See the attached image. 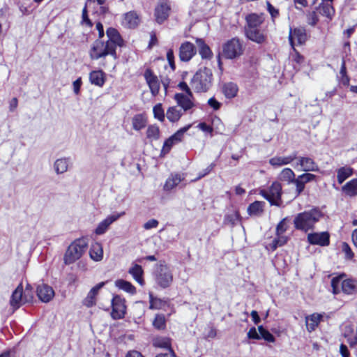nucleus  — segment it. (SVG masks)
<instances>
[{
  "label": "nucleus",
  "instance_id": "1",
  "mask_svg": "<svg viewBox=\"0 0 357 357\" xmlns=\"http://www.w3.org/2000/svg\"><path fill=\"white\" fill-rule=\"evenodd\" d=\"M323 217V213L318 208H313L298 213L294 220V227L305 232L314 228V225Z\"/></svg>",
  "mask_w": 357,
  "mask_h": 357
},
{
  "label": "nucleus",
  "instance_id": "2",
  "mask_svg": "<svg viewBox=\"0 0 357 357\" xmlns=\"http://www.w3.org/2000/svg\"><path fill=\"white\" fill-rule=\"evenodd\" d=\"M245 21V33L246 37L257 43H262L265 40V36L259 29L264 22L262 16L256 13H251L246 16Z\"/></svg>",
  "mask_w": 357,
  "mask_h": 357
},
{
  "label": "nucleus",
  "instance_id": "3",
  "mask_svg": "<svg viewBox=\"0 0 357 357\" xmlns=\"http://www.w3.org/2000/svg\"><path fill=\"white\" fill-rule=\"evenodd\" d=\"M212 72L209 68L199 69L191 79L192 88L197 92H206L211 86Z\"/></svg>",
  "mask_w": 357,
  "mask_h": 357
},
{
  "label": "nucleus",
  "instance_id": "4",
  "mask_svg": "<svg viewBox=\"0 0 357 357\" xmlns=\"http://www.w3.org/2000/svg\"><path fill=\"white\" fill-rule=\"evenodd\" d=\"M88 239L81 238L76 239L68 248L65 255L64 262L66 264H71L79 259L85 252L88 246Z\"/></svg>",
  "mask_w": 357,
  "mask_h": 357
},
{
  "label": "nucleus",
  "instance_id": "5",
  "mask_svg": "<svg viewBox=\"0 0 357 357\" xmlns=\"http://www.w3.org/2000/svg\"><path fill=\"white\" fill-rule=\"evenodd\" d=\"M108 55L112 56L114 59H116V52L111 45L103 40H96L89 50L90 58L92 60H98Z\"/></svg>",
  "mask_w": 357,
  "mask_h": 357
},
{
  "label": "nucleus",
  "instance_id": "6",
  "mask_svg": "<svg viewBox=\"0 0 357 357\" xmlns=\"http://www.w3.org/2000/svg\"><path fill=\"white\" fill-rule=\"evenodd\" d=\"M243 52V45L238 38H233L222 45V55L226 59H236L240 56Z\"/></svg>",
  "mask_w": 357,
  "mask_h": 357
},
{
  "label": "nucleus",
  "instance_id": "7",
  "mask_svg": "<svg viewBox=\"0 0 357 357\" xmlns=\"http://www.w3.org/2000/svg\"><path fill=\"white\" fill-rule=\"evenodd\" d=\"M259 194L269 202L271 205L280 206L282 204V185L278 182H273L267 190H261Z\"/></svg>",
  "mask_w": 357,
  "mask_h": 357
},
{
  "label": "nucleus",
  "instance_id": "8",
  "mask_svg": "<svg viewBox=\"0 0 357 357\" xmlns=\"http://www.w3.org/2000/svg\"><path fill=\"white\" fill-rule=\"evenodd\" d=\"M343 275L334 277L331 280V287L333 293L337 294L340 292V286L342 291L346 294H353L356 291V285L354 281L351 279L342 280Z\"/></svg>",
  "mask_w": 357,
  "mask_h": 357
},
{
  "label": "nucleus",
  "instance_id": "9",
  "mask_svg": "<svg viewBox=\"0 0 357 357\" xmlns=\"http://www.w3.org/2000/svg\"><path fill=\"white\" fill-rule=\"evenodd\" d=\"M155 282L161 288L165 289L170 286L173 280V275L166 265H160L155 273Z\"/></svg>",
  "mask_w": 357,
  "mask_h": 357
},
{
  "label": "nucleus",
  "instance_id": "10",
  "mask_svg": "<svg viewBox=\"0 0 357 357\" xmlns=\"http://www.w3.org/2000/svg\"><path fill=\"white\" fill-rule=\"evenodd\" d=\"M29 287H30V285L28 284L26 288L24 296H23V287L22 285V284H20L17 286V287L15 289V290L13 292L11 298H10V304L13 307L14 310L18 309L22 304L23 301L28 302L31 300V298H32V296H30V298H27V294L29 291Z\"/></svg>",
  "mask_w": 357,
  "mask_h": 357
},
{
  "label": "nucleus",
  "instance_id": "11",
  "mask_svg": "<svg viewBox=\"0 0 357 357\" xmlns=\"http://www.w3.org/2000/svg\"><path fill=\"white\" fill-rule=\"evenodd\" d=\"M191 127V125H188L180 130H178L176 132H175L173 135L167 139L163 144L161 153L163 154H167L169 152L172 147L178 144L181 141L182 137H183L184 133L189 130Z\"/></svg>",
  "mask_w": 357,
  "mask_h": 357
},
{
  "label": "nucleus",
  "instance_id": "12",
  "mask_svg": "<svg viewBox=\"0 0 357 357\" xmlns=\"http://www.w3.org/2000/svg\"><path fill=\"white\" fill-rule=\"evenodd\" d=\"M296 160V162L293 165L296 169L305 172L319 171L317 164L310 157H297Z\"/></svg>",
  "mask_w": 357,
  "mask_h": 357
},
{
  "label": "nucleus",
  "instance_id": "13",
  "mask_svg": "<svg viewBox=\"0 0 357 357\" xmlns=\"http://www.w3.org/2000/svg\"><path fill=\"white\" fill-rule=\"evenodd\" d=\"M125 215V212L121 213H114L109 215H108L105 219L101 221L97 226L95 229V233L96 235H102L104 234L109 229V226L116 221L121 216Z\"/></svg>",
  "mask_w": 357,
  "mask_h": 357
},
{
  "label": "nucleus",
  "instance_id": "14",
  "mask_svg": "<svg viewBox=\"0 0 357 357\" xmlns=\"http://www.w3.org/2000/svg\"><path fill=\"white\" fill-rule=\"evenodd\" d=\"M112 317L114 319H119L124 317L126 314L125 301L119 296H115L112 300Z\"/></svg>",
  "mask_w": 357,
  "mask_h": 357
},
{
  "label": "nucleus",
  "instance_id": "15",
  "mask_svg": "<svg viewBox=\"0 0 357 357\" xmlns=\"http://www.w3.org/2000/svg\"><path fill=\"white\" fill-rule=\"evenodd\" d=\"M174 100L177 106L180 107L183 112H187L195 106L193 94L177 93L174 95Z\"/></svg>",
  "mask_w": 357,
  "mask_h": 357
},
{
  "label": "nucleus",
  "instance_id": "16",
  "mask_svg": "<svg viewBox=\"0 0 357 357\" xmlns=\"http://www.w3.org/2000/svg\"><path fill=\"white\" fill-rule=\"evenodd\" d=\"M170 9V4L167 1L163 0L159 2L155 8L154 13L158 24H162L168 18Z\"/></svg>",
  "mask_w": 357,
  "mask_h": 357
},
{
  "label": "nucleus",
  "instance_id": "17",
  "mask_svg": "<svg viewBox=\"0 0 357 357\" xmlns=\"http://www.w3.org/2000/svg\"><path fill=\"white\" fill-rule=\"evenodd\" d=\"M144 77L153 96L158 94L160 90V81L153 71L148 68L144 73Z\"/></svg>",
  "mask_w": 357,
  "mask_h": 357
},
{
  "label": "nucleus",
  "instance_id": "18",
  "mask_svg": "<svg viewBox=\"0 0 357 357\" xmlns=\"http://www.w3.org/2000/svg\"><path fill=\"white\" fill-rule=\"evenodd\" d=\"M307 241L312 245L327 246L330 243V236L328 232L311 233L307 235Z\"/></svg>",
  "mask_w": 357,
  "mask_h": 357
},
{
  "label": "nucleus",
  "instance_id": "19",
  "mask_svg": "<svg viewBox=\"0 0 357 357\" xmlns=\"http://www.w3.org/2000/svg\"><path fill=\"white\" fill-rule=\"evenodd\" d=\"M197 52L195 45L190 42L181 44L179 48V58L182 61H189Z\"/></svg>",
  "mask_w": 357,
  "mask_h": 357
},
{
  "label": "nucleus",
  "instance_id": "20",
  "mask_svg": "<svg viewBox=\"0 0 357 357\" xmlns=\"http://www.w3.org/2000/svg\"><path fill=\"white\" fill-rule=\"evenodd\" d=\"M36 294L42 302L48 303L54 298V291L52 287L46 284H41L37 287Z\"/></svg>",
  "mask_w": 357,
  "mask_h": 357
},
{
  "label": "nucleus",
  "instance_id": "21",
  "mask_svg": "<svg viewBox=\"0 0 357 357\" xmlns=\"http://www.w3.org/2000/svg\"><path fill=\"white\" fill-rule=\"evenodd\" d=\"M107 40L106 43L111 45L114 50H116V47H121L123 43V40L120 36L119 31L112 27H109L106 31Z\"/></svg>",
  "mask_w": 357,
  "mask_h": 357
},
{
  "label": "nucleus",
  "instance_id": "22",
  "mask_svg": "<svg viewBox=\"0 0 357 357\" xmlns=\"http://www.w3.org/2000/svg\"><path fill=\"white\" fill-rule=\"evenodd\" d=\"M307 40V35L305 29L301 28H296L292 29L290 28L289 40L292 47L295 45L296 41L297 44L302 45Z\"/></svg>",
  "mask_w": 357,
  "mask_h": 357
},
{
  "label": "nucleus",
  "instance_id": "23",
  "mask_svg": "<svg viewBox=\"0 0 357 357\" xmlns=\"http://www.w3.org/2000/svg\"><path fill=\"white\" fill-rule=\"evenodd\" d=\"M342 332L350 347H355L357 345V330H355L354 326L350 324H344Z\"/></svg>",
  "mask_w": 357,
  "mask_h": 357
},
{
  "label": "nucleus",
  "instance_id": "24",
  "mask_svg": "<svg viewBox=\"0 0 357 357\" xmlns=\"http://www.w3.org/2000/svg\"><path fill=\"white\" fill-rule=\"evenodd\" d=\"M196 46L202 59L210 60L213 57V52L209 46L202 38H196Z\"/></svg>",
  "mask_w": 357,
  "mask_h": 357
},
{
  "label": "nucleus",
  "instance_id": "25",
  "mask_svg": "<svg viewBox=\"0 0 357 357\" xmlns=\"http://www.w3.org/2000/svg\"><path fill=\"white\" fill-rule=\"evenodd\" d=\"M297 158V153H293L291 155L283 157H274L269 160V163L273 166H282L291 163Z\"/></svg>",
  "mask_w": 357,
  "mask_h": 357
},
{
  "label": "nucleus",
  "instance_id": "26",
  "mask_svg": "<svg viewBox=\"0 0 357 357\" xmlns=\"http://www.w3.org/2000/svg\"><path fill=\"white\" fill-rule=\"evenodd\" d=\"M238 91V87L237 84L234 82H227L222 86V93L228 99L236 97Z\"/></svg>",
  "mask_w": 357,
  "mask_h": 357
},
{
  "label": "nucleus",
  "instance_id": "27",
  "mask_svg": "<svg viewBox=\"0 0 357 357\" xmlns=\"http://www.w3.org/2000/svg\"><path fill=\"white\" fill-rule=\"evenodd\" d=\"M70 159L62 158L56 160L54 163V169L57 174H61L66 172L68 169Z\"/></svg>",
  "mask_w": 357,
  "mask_h": 357
},
{
  "label": "nucleus",
  "instance_id": "28",
  "mask_svg": "<svg viewBox=\"0 0 357 357\" xmlns=\"http://www.w3.org/2000/svg\"><path fill=\"white\" fill-rule=\"evenodd\" d=\"M265 202L255 201L248 207V213L250 215L259 216L264 211Z\"/></svg>",
  "mask_w": 357,
  "mask_h": 357
},
{
  "label": "nucleus",
  "instance_id": "29",
  "mask_svg": "<svg viewBox=\"0 0 357 357\" xmlns=\"http://www.w3.org/2000/svg\"><path fill=\"white\" fill-rule=\"evenodd\" d=\"M128 273L132 276L136 282H137L140 285H144V282L143 279V269L140 265L135 264L132 266Z\"/></svg>",
  "mask_w": 357,
  "mask_h": 357
},
{
  "label": "nucleus",
  "instance_id": "30",
  "mask_svg": "<svg viewBox=\"0 0 357 357\" xmlns=\"http://www.w3.org/2000/svg\"><path fill=\"white\" fill-rule=\"evenodd\" d=\"M183 178H184L181 174H172L171 176L167 179L165 183V190H170L173 189L174 187L178 185L183 180Z\"/></svg>",
  "mask_w": 357,
  "mask_h": 357
},
{
  "label": "nucleus",
  "instance_id": "31",
  "mask_svg": "<svg viewBox=\"0 0 357 357\" xmlns=\"http://www.w3.org/2000/svg\"><path fill=\"white\" fill-rule=\"evenodd\" d=\"M322 316L319 314H313L310 316L306 317L305 323L306 327L309 332L313 331L318 326Z\"/></svg>",
  "mask_w": 357,
  "mask_h": 357
},
{
  "label": "nucleus",
  "instance_id": "32",
  "mask_svg": "<svg viewBox=\"0 0 357 357\" xmlns=\"http://www.w3.org/2000/svg\"><path fill=\"white\" fill-rule=\"evenodd\" d=\"M182 115L183 112L181 109L178 108V106L169 107L166 112L167 119L172 123L178 121Z\"/></svg>",
  "mask_w": 357,
  "mask_h": 357
},
{
  "label": "nucleus",
  "instance_id": "33",
  "mask_svg": "<svg viewBox=\"0 0 357 357\" xmlns=\"http://www.w3.org/2000/svg\"><path fill=\"white\" fill-rule=\"evenodd\" d=\"M115 285L119 289H121L132 295L136 293V288L135 287V286H133L131 282L124 280L123 279L116 280Z\"/></svg>",
  "mask_w": 357,
  "mask_h": 357
},
{
  "label": "nucleus",
  "instance_id": "34",
  "mask_svg": "<svg viewBox=\"0 0 357 357\" xmlns=\"http://www.w3.org/2000/svg\"><path fill=\"white\" fill-rule=\"evenodd\" d=\"M89 79L92 84L102 86L105 83L104 73L102 70L92 71L89 75Z\"/></svg>",
  "mask_w": 357,
  "mask_h": 357
},
{
  "label": "nucleus",
  "instance_id": "35",
  "mask_svg": "<svg viewBox=\"0 0 357 357\" xmlns=\"http://www.w3.org/2000/svg\"><path fill=\"white\" fill-rule=\"evenodd\" d=\"M319 13L331 20L335 15V10L331 3H321L319 6Z\"/></svg>",
  "mask_w": 357,
  "mask_h": 357
},
{
  "label": "nucleus",
  "instance_id": "36",
  "mask_svg": "<svg viewBox=\"0 0 357 357\" xmlns=\"http://www.w3.org/2000/svg\"><path fill=\"white\" fill-rule=\"evenodd\" d=\"M146 118L142 114L135 115L132 119V128L135 130H140L146 126Z\"/></svg>",
  "mask_w": 357,
  "mask_h": 357
},
{
  "label": "nucleus",
  "instance_id": "37",
  "mask_svg": "<svg viewBox=\"0 0 357 357\" xmlns=\"http://www.w3.org/2000/svg\"><path fill=\"white\" fill-rule=\"evenodd\" d=\"M138 23L139 19L137 15L135 12H128L125 15L123 21V25L129 28H134L138 24Z\"/></svg>",
  "mask_w": 357,
  "mask_h": 357
},
{
  "label": "nucleus",
  "instance_id": "38",
  "mask_svg": "<svg viewBox=\"0 0 357 357\" xmlns=\"http://www.w3.org/2000/svg\"><path fill=\"white\" fill-rule=\"evenodd\" d=\"M342 190L346 195L350 197L357 195V179L354 178L347 182L342 187Z\"/></svg>",
  "mask_w": 357,
  "mask_h": 357
},
{
  "label": "nucleus",
  "instance_id": "39",
  "mask_svg": "<svg viewBox=\"0 0 357 357\" xmlns=\"http://www.w3.org/2000/svg\"><path fill=\"white\" fill-rule=\"evenodd\" d=\"M90 256L92 259L99 261L102 259L103 250L100 243H96L92 245L90 250Z\"/></svg>",
  "mask_w": 357,
  "mask_h": 357
},
{
  "label": "nucleus",
  "instance_id": "40",
  "mask_svg": "<svg viewBox=\"0 0 357 357\" xmlns=\"http://www.w3.org/2000/svg\"><path fill=\"white\" fill-rule=\"evenodd\" d=\"M353 170L348 167H344L337 171V181L339 183H342L347 178L352 175Z\"/></svg>",
  "mask_w": 357,
  "mask_h": 357
},
{
  "label": "nucleus",
  "instance_id": "41",
  "mask_svg": "<svg viewBox=\"0 0 357 357\" xmlns=\"http://www.w3.org/2000/svg\"><path fill=\"white\" fill-rule=\"evenodd\" d=\"M340 82L344 86H348L349 84V77L347 74V68L344 59H342L340 75L337 76Z\"/></svg>",
  "mask_w": 357,
  "mask_h": 357
},
{
  "label": "nucleus",
  "instance_id": "42",
  "mask_svg": "<svg viewBox=\"0 0 357 357\" xmlns=\"http://www.w3.org/2000/svg\"><path fill=\"white\" fill-rule=\"evenodd\" d=\"M295 177V174L290 168H284L282 170L279 175V179L282 181H286L291 183Z\"/></svg>",
  "mask_w": 357,
  "mask_h": 357
},
{
  "label": "nucleus",
  "instance_id": "43",
  "mask_svg": "<svg viewBox=\"0 0 357 357\" xmlns=\"http://www.w3.org/2000/svg\"><path fill=\"white\" fill-rule=\"evenodd\" d=\"M147 138L151 140H157L160 137L159 127L155 125H151L146 130Z\"/></svg>",
  "mask_w": 357,
  "mask_h": 357
},
{
  "label": "nucleus",
  "instance_id": "44",
  "mask_svg": "<svg viewBox=\"0 0 357 357\" xmlns=\"http://www.w3.org/2000/svg\"><path fill=\"white\" fill-rule=\"evenodd\" d=\"M153 345L156 347L166 349V351L168 349H172L170 340L167 337H160L155 339L153 342Z\"/></svg>",
  "mask_w": 357,
  "mask_h": 357
},
{
  "label": "nucleus",
  "instance_id": "45",
  "mask_svg": "<svg viewBox=\"0 0 357 357\" xmlns=\"http://www.w3.org/2000/svg\"><path fill=\"white\" fill-rule=\"evenodd\" d=\"M153 325L158 330L164 329L166 326L165 315L162 314H156L153 321Z\"/></svg>",
  "mask_w": 357,
  "mask_h": 357
},
{
  "label": "nucleus",
  "instance_id": "46",
  "mask_svg": "<svg viewBox=\"0 0 357 357\" xmlns=\"http://www.w3.org/2000/svg\"><path fill=\"white\" fill-rule=\"evenodd\" d=\"M258 331L260 335V339L263 338L264 340L268 342H275L274 336L268 331L265 329L262 326H258Z\"/></svg>",
  "mask_w": 357,
  "mask_h": 357
},
{
  "label": "nucleus",
  "instance_id": "47",
  "mask_svg": "<svg viewBox=\"0 0 357 357\" xmlns=\"http://www.w3.org/2000/svg\"><path fill=\"white\" fill-rule=\"evenodd\" d=\"M153 112L155 119L160 121L165 120V115L161 103H158L153 107Z\"/></svg>",
  "mask_w": 357,
  "mask_h": 357
},
{
  "label": "nucleus",
  "instance_id": "48",
  "mask_svg": "<svg viewBox=\"0 0 357 357\" xmlns=\"http://www.w3.org/2000/svg\"><path fill=\"white\" fill-rule=\"evenodd\" d=\"M291 183L295 184L296 196H298L305 189V184L303 178L299 175L297 178L294 177Z\"/></svg>",
  "mask_w": 357,
  "mask_h": 357
},
{
  "label": "nucleus",
  "instance_id": "49",
  "mask_svg": "<svg viewBox=\"0 0 357 357\" xmlns=\"http://www.w3.org/2000/svg\"><path fill=\"white\" fill-rule=\"evenodd\" d=\"M98 291L92 288L89 292L86 298L84 301V304L87 307H91L95 304V297Z\"/></svg>",
  "mask_w": 357,
  "mask_h": 357
},
{
  "label": "nucleus",
  "instance_id": "50",
  "mask_svg": "<svg viewBox=\"0 0 357 357\" xmlns=\"http://www.w3.org/2000/svg\"><path fill=\"white\" fill-rule=\"evenodd\" d=\"M288 238L283 234L277 235V238L273 241L272 249L275 250L279 246H282L287 242Z\"/></svg>",
  "mask_w": 357,
  "mask_h": 357
},
{
  "label": "nucleus",
  "instance_id": "51",
  "mask_svg": "<svg viewBox=\"0 0 357 357\" xmlns=\"http://www.w3.org/2000/svg\"><path fill=\"white\" fill-rule=\"evenodd\" d=\"M287 220V218H284L278 224L277 227H276V234L277 235H282L287 231V225L286 223Z\"/></svg>",
  "mask_w": 357,
  "mask_h": 357
},
{
  "label": "nucleus",
  "instance_id": "52",
  "mask_svg": "<svg viewBox=\"0 0 357 357\" xmlns=\"http://www.w3.org/2000/svg\"><path fill=\"white\" fill-rule=\"evenodd\" d=\"M342 251L344 253L345 258L347 259H353L354 255V252H353L351 248L349 245V244H347V243H342Z\"/></svg>",
  "mask_w": 357,
  "mask_h": 357
},
{
  "label": "nucleus",
  "instance_id": "53",
  "mask_svg": "<svg viewBox=\"0 0 357 357\" xmlns=\"http://www.w3.org/2000/svg\"><path fill=\"white\" fill-rule=\"evenodd\" d=\"M215 164L213 162L210 164L206 169H204V170H202V172H200L199 173L197 178H195L194 181H197V180L203 178L204 176H206L207 174H208L213 170V169L215 167Z\"/></svg>",
  "mask_w": 357,
  "mask_h": 357
},
{
  "label": "nucleus",
  "instance_id": "54",
  "mask_svg": "<svg viewBox=\"0 0 357 357\" xmlns=\"http://www.w3.org/2000/svg\"><path fill=\"white\" fill-rule=\"evenodd\" d=\"M82 24H85L86 25H87L89 27H91L93 26L91 21L90 20V19L88 17L86 6H85L82 10Z\"/></svg>",
  "mask_w": 357,
  "mask_h": 357
},
{
  "label": "nucleus",
  "instance_id": "55",
  "mask_svg": "<svg viewBox=\"0 0 357 357\" xmlns=\"http://www.w3.org/2000/svg\"><path fill=\"white\" fill-rule=\"evenodd\" d=\"M160 302V299L155 298L152 293H149V303L151 309L158 308L159 307L158 303Z\"/></svg>",
  "mask_w": 357,
  "mask_h": 357
},
{
  "label": "nucleus",
  "instance_id": "56",
  "mask_svg": "<svg viewBox=\"0 0 357 357\" xmlns=\"http://www.w3.org/2000/svg\"><path fill=\"white\" fill-rule=\"evenodd\" d=\"M159 222L157 220L155 219H151V220H149V221H147L143 226V227L146 229V230H149V229H153V228H156L158 225Z\"/></svg>",
  "mask_w": 357,
  "mask_h": 357
},
{
  "label": "nucleus",
  "instance_id": "57",
  "mask_svg": "<svg viewBox=\"0 0 357 357\" xmlns=\"http://www.w3.org/2000/svg\"><path fill=\"white\" fill-rule=\"evenodd\" d=\"M267 10L273 18H275L279 15V11L270 2H267Z\"/></svg>",
  "mask_w": 357,
  "mask_h": 357
},
{
  "label": "nucleus",
  "instance_id": "58",
  "mask_svg": "<svg viewBox=\"0 0 357 357\" xmlns=\"http://www.w3.org/2000/svg\"><path fill=\"white\" fill-rule=\"evenodd\" d=\"M300 176L303 178L305 184L315 180L316 177H317L316 175L310 174V173H308V172H305V173H304V174H301Z\"/></svg>",
  "mask_w": 357,
  "mask_h": 357
},
{
  "label": "nucleus",
  "instance_id": "59",
  "mask_svg": "<svg viewBox=\"0 0 357 357\" xmlns=\"http://www.w3.org/2000/svg\"><path fill=\"white\" fill-rule=\"evenodd\" d=\"M208 104L214 110L219 109L221 106V104L213 97L208 99Z\"/></svg>",
  "mask_w": 357,
  "mask_h": 357
},
{
  "label": "nucleus",
  "instance_id": "60",
  "mask_svg": "<svg viewBox=\"0 0 357 357\" xmlns=\"http://www.w3.org/2000/svg\"><path fill=\"white\" fill-rule=\"evenodd\" d=\"M318 17L315 12H312L308 15L307 22L312 26H314L318 22Z\"/></svg>",
  "mask_w": 357,
  "mask_h": 357
},
{
  "label": "nucleus",
  "instance_id": "61",
  "mask_svg": "<svg viewBox=\"0 0 357 357\" xmlns=\"http://www.w3.org/2000/svg\"><path fill=\"white\" fill-rule=\"evenodd\" d=\"M248 337L250 339H255V340H259L260 339V335L259 333H258L257 332V330L255 327H252L248 333Z\"/></svg>",
  "mask_w": 357,
  "mask_h": 357
},
{
  "label": "nucleus",
  "instance_id": "62",
  "mask_svg": "<svg viewBox=\"0 0 357 357\" xmlns=\"http://www.w3.org/2000/svg\"><path fill=\"white\" fill-rule=\"evenodd\" d=\"M178 88L184 91L185 93H183L184 94H192L190 87L188 86V85L187 84L186 82H181L178 84Z\"/></svg>",
  "mask_w": 357,
  "mask_h": 357
},
{
  "label": "nucleus",
  "instance_id": "63",
  "mask_svg": "<svg viewBox=\"0 0 357 357\" xmlns=\"http://www.w3.org/2000/svg\"><path fill=\"white\" fill-rule=\"evenodd\" d=\"M82 83L81 77L77 78L75 81L73 82V91L75 94H78L79 93Z\"/></svg>",
  "mask_w": 357,
  "mask_h": 357
},
{
  "label": "nucleus",
  "instance_id": "64",
  "mask_svg": "<svg viewBox=\"0 0 357 357\" xmlns=\"http://www.w3.org/2000/svg\"><path fill=\"white\" fill-rule=\"evenodd\" d=\"M155 357H176L172 349H168L165 353L158 354Z\"/></svg>",
  "mask_w": 357,
  "mask_h": 357
}]
</instances>
